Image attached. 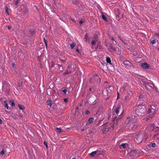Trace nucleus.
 Listing matches in <instances>:
<instances>
[{
  "instance_id": "nucleus-20",
  "label": "nucleus",
  "mask_w": 159,
  "mask_h": 159,
  "mask_svg": "<svg viewBox=\"0 0 159 159\" xmlns=\"http://www.w3.org/2000/svg\"><path fill=\"white\" fill-rule=\"evenodd\" d=\"M8 8L7 6H6L5 8V10L6 12L7 13V16H9L8 12Z\"/></svg>"
},
{
  "instance_id": "nucleus-12",
  "label": "nucleus",
  "mask_w": 159,
  "mask_h": 159,
  "mask_svg": "<svg viewBox=\"0 0 159 159\" xmlns=\"http://www.w3.org/2000/svg\"><path fill=\"white\" fill-rule=\"evenodd\" d=\"M132 119L133 120H136L137 119V118L135 116H132L131 117L129 116L127 117V120H129V121H132Z\"/></svg>"
},
{
  "instance_id": "nucleus-4",
  "label": "nucleus",
  "mask_w": 159,
  "mask_h": 159,
  "mask_svg": "<svg viewBox=\"0 0 159 159\" xmlns=\"http://www.w3.org/2000/svg\"><path fill=\"white\" fill-rule=\"evenodd\" d=\"M157 110V107L154 105H152L151 108H150V113H151V114H150V118L152 117V116L155 113V111Z\"/></svg>"
},
{
  "instance_id": "nucleus-15",
  "label": "nucleus",
  "mask_w": 159,
  "mask_h": 159,
  "mask_svg": "<svg viewBox=\"0 0 159 159\" xmlns=\"http://www.w3.org/2000/svg\"><path fill=\"white\" fill-rule=\"evenodd\" d=\"M127 144L125 143H123L120 145V148L121 149H123L126 147Z\"/></svg>"
},
{
  "instance_id": "nucleus-38",
  "label": "nucleus",
  "mask_w": 159,
  "mask_h": 159,
  "mask_svg": "<svg viewBox=\"0 0 159 159\" xmlns=\"http://www.w3.org/2000/svg\"><path fill=\"white\" fill-rule=\"evenodd\" d=\"M155 127L157 128V126H155L154 125H153V128H151V129H152V130H153V128H154Z\"/></svg>"
},
{
  "instance_id": "nucleus-42",
  "label": "nucleus",
  "mask_w": 159,
  "mask_h": 159,
  "mask_svg": "<svg viewBox=\"0 0 159 159\" xmlns=\"http://www.w3.org/2000/svg\"><path fill=\"white\" fill-rule=\"evenodd\" d=\"M2 120L0 118V124H2Z\"/></svg>"
},
{
  "instance_id": "nucleus-17",
  "label": "nucleus",
  "mask_w": 159,
  "mask_h": 159,
  "mask_svg": "<svg viewBox=\"0 0 159 159\" xmlns=\"http://www.w3.org/2000/svg\"><path fill=\"white\" fill-rule=\"evenodd\" d=\"M143 82H144V84H145V87L147 89H148V88L149 86V84H148V82H143Z\"/></svg>"
},
{
  "instance_id": "nucleus-39",
  "label": "nucleus",
  "mask_w": 159,
  "mask_h": 159,
  "mask_svg": "<svg viewBox=\"0 0 159 159\" xmlns=\"http://www.w3.org/2000/svg\"><path fill=\"white\" fill-rule=\"evenodd\" d=\"M117 98H119V93L118 92H117Z\"/></svg>"
},
{
  "instance_id": "nucleus-1",
  "label": "nucleus",
  "mask_w": 159,
  "mask_h": 159,
  "mask_svg": "<svg viewBox=\"0 0 159 159\" xmlns=\"http://www.w3.org/2000/svg\"><path fill=\"white\" fill-rule=\"evenodd\" d=\"M145 134L143 135L142 134H139L135 136L134 138V140L137 143H140L142 142L143 141L145 142L146 140L148 138V129L147 128L145 130Z\"/></svg>"
},
{
  "instance_id": "nucleus-32",
  "label": "nucleus",
  "mask_w": 159,
  "mask_h": 159,
  "mask_svg": "<svg viewBox=\"0 0 159 159\" xmlns=\"http://www.w3.org/2000/svg\"><path fill=\"white\" fill-rule=\"evenodd\" d=\"M19 1V0H17L15 1V3L16 5H17L18 4Z\"/></svg>"
},
{
  "instance_id": "nucleus-50",
  "label": "nucleus",
  "mask_w": 159,
  "mask_h": 159,
  "mask_svg": "<svg viewBox=\"0 0 159 159\" xmlns=\"http://www.w3.org/2000/svg\"><path fill=\"white\" fill-rule=\"evenodd\" d=\"M98 79H99V81H100V79L99 78H98Z\"/></svg>"
},
{
  "instance_id": "nucleus-48",
  "label": "nucleus",
  "mask_w": 159,
  "mask_h": 159,
  "mask_svg": "<svg viewBox=\"0 0 159 159\" xmlns=\"http://www.w3.org/2000/svg\"><path fill=\"white\" fill-rule=\"evenodd\" d=\"M91 90H92L90 88V89H89V90H90V91H91Z\"/></svg>"
},
{
  "instance_id": "nucleus-21",
  "label": "nucleus",
  "mask_w": 159,
  "mask_h": 159,
  "mask_svg": "<svg viewBox=\"0 0 159 159\" xmlns=\"http://www.w3.org/2000/svg\"><path fill=\"white\" fill-rule=\"evenodd\" d=\"M18 107L20 110H23L24 109V107L23 105L19 104Z\"/></svg>"
},
{
  "instance_id": "nucleus-36",
  "label": "nucleus",
  "mask_w": 159,
  "mask_h": 159,
  "mask_svg": "<svg viewBox=\"0 0 159 159\" xmlns=\"http://www.w3.org/2000/svg\"><path fill=\"white\" fill-rule=\"evenodd\" d=\"M91 44L92 45H93V44L95 43V41L94 40H93L91 43Z\"/></svg>"
},
{
  "instance_id": "nucleus-34",
  "label": "nucleus",
  "mask_w": 159,
  "mask_h": 159,
  "mask_svg": "<svg viewBox=\"0 0 159 159\" xmlns=\"http://www.w3.org/2000/svg\"><path fill=\"white\" fill-rule=\"evenodd\" d=\"M64 101L65 102H68V100L67 98H64Z\"/></svg>"
},
{
  "instance_id": "nucleus-52",
  "label": "nucleus",
  "mask_w": 159,
  "mask_h": 159,
  "mask_svg": "<svg viewBox=\"0 0 159 159\" xmlns=\"http://www.w3.org/2000/svg\"><path fill=\"white\" fill-rule=\"evenodd\" d=\"M77 108H78V107H77L76 108V109H77Z\"/></svg>"
},
{
  "instance_id": "nucleus-27",
  "label": "nucleus",
  "mask_w": 159,
  "mask_h": 159,
  "mask_svg": "<svg viewBox=\"0 0 159 159\" xmlns=\"http://www.w3.org/2000/svg\"><path fill=\"white\" fill-rule=\"evenodd\" d=\"M62 91L64 93L66 94V93L67 92V90L66 89H65L63 90Z\"/></svg>"
},
{
  "instance_id": "nucleus-37",
  "label": "nucleus",
  "mask_w": 159,
  "mask_h": 159,
  "mask_svg": "<svg viewBox=\"0 0 159 159\" xmlns=\"http://www.w3.org/2000/svg\"><path fill=\"white\" fill-rule=\"evenodd\" d=\"M87 34H86L85 36V40L86 41H87Z\"/></svg>"
},
{
  "instance_id": "nucleus-26",
  "label": "nucleus",
  "mask_w": 159,
  "mask_h": 159,
  "mask_svg": "<svg viewBox=\"0 0 159 159\" xmlns=\"http://www.w3.org/2000/svg\"><path fill=\"white\" fill-rule=\"evenodd\" d=\"M102 18L104 20H106V21L107 20V18L103 15H102Z\"/></svg>"
},
{
  "instance_id": "nucleus-49",
  "label": "nucleus",
  "mask_w": 159,
  "mask_h": 159,
  "mask_svg": "<svg viewBox=\"0 0 159 159\" xmlns=\"http://www.w3.org/2000/svg\"><path fill=\"white\" fill-rule=\"evenodd\" d=\"M72 159H76L75 158H72Z\"/></svg>"
},
{
  "instance_id": "nucleus-6",
  "label": "nucleus",
  "mask_w": 159,
  "mask_h": 159,
  "mask_svg": "<svg viewBox=\"0 0 159 159\" xmlns=\"http://www.w3.org/2000/svg\"><path fill=\"white\" fill-rule=\"evenodd\" d=\"M94 121V118L93 117H91L89 119L88 121L86 124V125H91Z\"/></svg>"
},
{
  "instance_id": "nucleus-19",
  "label": "nucleus",
  "mask_w": 159,
  "mask_h": 159,
  "mask_svg": "<svg viewBox=\"0 0 159 159\" xmlns=\"http://www.w3.org/2000/svg\"><path fill=\"white\" fill-rule=\"evenodd\" d=\"M56 131L58 133H61L62 131V130L61 128H56Z\"/></svg>"
},
{
  "instance_id": "nucleus-3",
  "label": "nucleus",
  "mask_w": 159,
  "mask_h": 159,
  "mask_svg": "<svg viewBox=\"0 0 159 159\" xmlns=\"http://www.w3.org/2000/svg\"><path fill=\"white\" fill-rule=\"evenodd\" d=\"M130 155L136 158L139 156V151L137 149L132 150L130 152Z\"/></svg>"
},
{
  "instance_id": "nucleus-33",
  "label": "nucleus",
  "mask_w": 159,
  "mask_h": 159,
  "mask_svg": "<svg viewBox=\"0 0 159 159\" xmlns=\"http://www.w3.org/2000/svg\"><path fill=\"white\" fill-rule=\"evenodd\" d=\"M156 146V144L155 143H152V147H155Z\"/></svg>"
},
{
  "instance_id": "nucleus-43",
  "label": "nucleus",
  "mask_w": 159,
  "mask_h": 159,
  "mask_svg": "<svg viewBox=\"0 0 159 159\" xmlns=\"http://www.w3.org/2000/svg\"><path fill=\"white\" fill-rule=\"evenodd\" d=\"M68 74H69V73H68V72H65V73H64V74H66V75Z\"/></svg>"
},
{
  "instance_id": "nucleus-47",
  "label": "nucleus",
  "mask_w": 159,
  "mask_h": 159,
  "mask_svg": "<svg viewBox=\"0 0 159 159\" xmlns=\"http://www.w3.org/2000/svg\"><path fill=\"white\" fill-rule=\"evenodd\" d=\"M112 39V41H114V39H113V38L112 39Z\"/></svg>"
},
{
  "instance_id": "nucleus-5",
  "label": "nucleus",
  "mask_w": 159,
  "mask_h": 159,
  "mask_svg": "<svg viewBox=\"0 0 159 159\" xmlns=\"http://www.w3.org/2000/svg\"><path fill=\"white\" fill-rule=\"evenodd\" d=\"M121 90V91L128 92L130 90V86L126 83L124 84L122 86Z\"/></svg>"
},
{
  "instance_id": "nucleus-45",
  "label": "nucleus",
  "mask_w": 159,
  "mask_h": 159,
  "mask_svg": "<svg viewBox=\"0 0 159 159\" xmlns=\"http://www.w3.org/2000/svg\"><path fill=\"white\" fill-rule=\"evenodd\" d=\"M8 29H10V26H8Z\"/></svg>"
},
{
  "instance_id": "nucleus-25",
  "label": "nucleus",
  "mask_w": 159,
  "mask_h": 159,
  "mask_svg": "<svg viewBox=\"0 0 159 159\" xmlns=\"http://www.w3.org/2000/svg\"><path fill=\"white\" fill-rule=\"evenodd\" d=\"M114 89V88L112 86H110L108 88V90H110L111 91H112Z\"/></svg>"
},
{
  "instance_id": "nucleus-31",
  "label": "nucleus",
  "mask_w": 159,
  "mask_h": 159,
  "mask_svg": "<svg viewBox=\"0 0 159 159\" xmlns=\"http://www.w3.org/2000/svg\"><path fill=\"white\" fill-rule=\"evenodd\" d=\"M44 144L46 146V147L48 148V143L44 141Z\"/></svg>"
},
{
  "instance_id": "nucleus-46",
  "label": "nucleus",
  "mask_w": 159,
  "mask_h": 159,
  "mask_svg": "<svg viewBox=\"0 0 159 159\" xmlns=\"http://www.w3.org/2000/svg\"><path fill=\"white\" fill-rule=\"evenodd\" d=\"M76 51H77V52H78L79 50H78V49H76Z\"/></svg>"
},
{
  "instance_id": "nucleus-28",
  "label": "nucleus",
  "mask_w": 159,
  "mask_h": 159,
  "mask_svg": "<svg viewBox=\"0 0 159 159\" xmlns=\"http://www.w3.org/2000/svg\"><path fill=\"white\" fill-rule=\"evenodd\" d=\"M156 40H153L151 42V43L152 44H155L156 43Z\"/></svg>"
},
{
  "instance_id": "nucleus-14",
  "label": "nucleus",
  "mask_w": 159,
  "mask_h": 159,
  "mask_svg": "<svg viewBox=\"0 0 159 159\" xmlns=\"http://www.w3.org/2000/svg\"><path fill=\"white\" fill-rule=\"evenodd\" d=\"M124 64L125 66H130L131 63L128 61H125L124 62Z\"/></svg>"
},
{
  "instance_id": "nucleus-13",
  "label": "nucleus",
  "mask_w": 159,
  "mask_h": 159,
  "mask_svg": "<svg viewBox=\"0 0 159 159\" xmlns=\"http://www.w3.org/2000/svg\"><path fill=\"white\" fill-rule=\"evenodd\" d=\"M150 87L152 88L154 90H156L157 89V88L154 85L153 82L151 81H150Z\"/></svg>"
},
{
  "instance_id": "nucleus-41",
  "label": "nucleus",
  "mask_w": 159,
  "mask_h": 159,
  "mask_svg": "<svg viewBox=\"0 0 159 159\" xmlns=\"http://www.w3.org/2000/svg\"><path fill=\"white\" fill-rule=\"evenodd\" d=\"M80 24L81 25L83 23V21L82 20H80L79 21Z\"/></svg>"
},
{
  "instance_id": "nucleus-23",
  "label": "nucleus",
  "mask_w": 159,
  "mask_h": 159,
  "mask_svg": "<svg viewBox=\"0 0 159 159\" xmlns=\"http://www.w3.org/2000/svg\"><path fill=\"white\" fill-rule=\"evenodd\" d=\"M47 104L51 106V105H52V103H51V102L50 100H48L47 101Z\"/></svg>"
},
{
  "instance_id": "nucleus-8",
  "label": "nucleus",
  "mask_w": 159,
  "mask_h": 159,
  "mask_svg": "<svg viewBox=\"0 0 159 159\" xmlns=\"http://www.w3.org/2000/svg\"><path fill=\"white\" fill-rule=\"evenodd\" d=\"M146 98L145 95H143V94H140L139 96V101H143L144 100V99Z\"/></svg>"
},
{
  "instance_id": "nucleus-24",
  "label": "nucleus",
  "mask_w": 159,
  "mask_h": 159,
  "mask_svg": "<svg viewBox=\"0 0 159 159\" xmlns=\"http://www.w3.org/2000/svg\"><path fill=\"white\" fill-rule=\"evenodd\" d=\"M75 44L73 43L72 44H70V47L71 49L73 48L75 46Z\"/></svg>"
},
{
  "instance_id": "nucleus-7",
  "label": "nucleus",
  "mask_w": 159,
  "mask_h": 159,
  "mask_svg": "<svg viewBox=\"0 0 159 159\" xmlns=\"http://www.w3.org/2000/svg\"><path fill=\"white\" fill-rule=\"evenodd\" d=\"M89 156L91 157H93L96 154L99 155V152L98 151H95L92 152L90 153L89 154Z\"/></svg>"
},
{
  "instance_id": "nucleus-51",
  "label": "nucleus",
  "mask_w": 159,
  "mask_h": 159,
  "mask_svg": "<svg viewBox=\"0 0 159 159\" xmlns=\"http://www.w3.org/2000/svg\"><path fill=\"white\" fill-rule=\"evenodd\" d=\"M157 49L158 51H159V48H158Z\"/></svg>"
},
{
  "instance_id": "nucleus-9",
  "label": "nucleus",
  "mask_w": 159,
  "mask_h": 159,
  "mask_svg": "<svg viewBox=\"0 0 159 159\" xmlns=\"http://www.w3.org/2000/svg\"><path fill=\"white\" fill-rule=\"evenodd\" d=\"M141 66L143 69H148L149 68L148 65L146 63H142L141 65Z\"/></svg>"
},
{
  "instance_id": "nucleus-16",
  "label": "nucleus",
  "mask_w": 159,
  "mask_h": 159,
  "mask_svg": "<svg viewBox=\"0 0 159 159\" xmlns=\"http://www.w3.org/2000/svg\"><path fill=\"white\" fill-rule=\"evenodd\" d=\"M106 61L107 63H109L111 65L112 64L111 62V60L109 57H106Z\"/></svg>"
},
{
  "instance_id": "nucleus-44",
  "label": "nucleus",
  "mask_w": 159,
  "mask_h": 159,
  "mask_svg": "<svg viewBox=\"0 0 159 159\" xmlns=\"http://www.w3.org/2000/svg\"><path fill=\"white\" fill-rule=\"evenodd\" d=\"M148 147H149V146H147L146 147V148H147V149H148Z\"/></svg>"
},
{
  "instance_id": "nucleus-40",
  "label": "nucleus",
  "mask_w": 159,
  "mask_h": 159,
  "mask_svg": "<svg viewBox=\"0 0 159 159\" xmlns=\"http://www.w3.org/2000/svg\"><path fill=\"white\" fill-rule=\"evenodd\" d=\"M112 49L114 51H115L116 50V48H114V47H112Z\"/></svg>"
},
{
  "instance_id": "nucleus-29",
  "label": "nucleus",
  "mask_w": 159,
  "mask_h": 159,
  "mask_svg": "<svg viewBox=\"0 0 159 159\" xmlns=\"http://www.w3.org/2000/svg\"><path fill=\"white\" fill-rule=\"evenodd\" d=\"M10 102L11 103V104L12 106V107H14L15 106V103H14V102L11 101Z\"/></svg>"
},
{
  "instance_id": "nucleus-10",
  "label": "nucleus",
  "mask_w": 159,
  "mask_h": 159,
  "mask_svg": "<svg viewBox=\"0 0 159 159\" xmlns=\"http://www.w3.org/2000/svg\"><path fill=\"white\" fill-rule=\"evenodd\" d=\"M120 110V106H118L116 108V109H114V114L115 113L116 115H118L119 113V111Z\"/></svg>"
},
{
  "instance_id": "nucleus-35",
  "label": "nucleus",
  "mask_w": 159,
  "mask_h": 159,
  "mask_svg": "<svg viewBox=\"0 0 159 159\" xmlns=\"http://www.w3.org/2000/svg\"><path fill=\"white\" fill-rule=\"evenodd\" d=\"M90 112L89 110H87L86 111L85 113L87 114H88Z\"/></svg>"
},
{
  "instance_id": "nucleus-30",
  "label": "nucleus",
  "mask_w": 159,
  "mask_h": 159,
  "mask_svg": "<svg viewBox=\"0 0 159 159\" xmlns=\"http://www.w3.org/2000/svg\"><path fill=\"white\" fill-rule=\"evenodd\" d=\"M44 42L45 43L46 46V47L47 46V43L46 40L45 39V38H44Z\"/></svg>"
},
{
  "instance_id": "nucleus-11",
  "label": "nucleus",
  "mask_w": 159,
  "mask_h": 159,
  "mask_svg": "<svg viewBox=\"0 0 159 159\" xmlns=\"http://www.w3.org/2000/svg\"><path fill=\"white\" fill-rule=\"evenodd\" d=\"M17 86L18 88L20 89L23 86V82L22 81H18Z\"/></svg>"
},
{
  "instance_id": "nucleus-18",
  "label": "nucleus",
  "mask_w": 159,
  "mask_h": 159,
  "mask_svg": "<svg viewBox=\"0 0 159 159\" xmlns=\"http://www.w3.org/2000/svg\"><path fill=\"white\" fill-rule=\"evenodd\" d=\"M4 103L5 104V107L7 108V110L10 109V108L8 106L7 104V103L6 101H4Z\"/></svg>"
},
{
  "instance_id": "nucleus-22",
  "label": "nucleus",
  "mask_w": 159,
  "mask_h": 159,
  "mask_svg": "<svg viewBox=\"0 0 159 159\" xmlns=\"http://www.w3.org/2000/svg\"><path fill=\"white\" fill-rule=\"evenodd\" d=\"M119 38L120 40L124 43L125 45H126V43L124 42V41L122 38H121V37L120 36L119 37Z\"/></svg>"
},
{
  "instance_id": "nucleus-2",
  "label": "nucleus",
  "mask_w": 159,
  "mask_h": 159,
  "mask_svg": "<svg viewBox=\"0 0 159 159\" xmlns=\"http://www.w3.org/2000/svg\"><path fill=\"white\" fill-rule=\"evenodd\" d=\"M146 110L145 107L143 106H139L136 110V113L138 115L142 116Z\"/></svg>"
}]
</instances>
